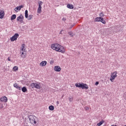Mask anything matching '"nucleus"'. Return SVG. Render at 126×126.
Returning a JSON list of instances; mask_svg holds the SVG:
<instances>
[{
  "label": "nucleus",
  "mask_w": 126,
  "mask_h": 126,
  "mask_svg": "<svg viewBox=\"0 0 126 126\" xmlns=\"http://www.w3.org/2000/svg\"><path fill=\"white\" fill-rule=\"evenodd\" d=\"M51 48H52L53 50H55L57 52H60V53H63L65 52L64 48L58 43L52 44Z\"/></svg>",
  "instance_id": "nucleus-1"
},
{
  "label": "nucleus",
  "mask_w": 126,
  "mask_h": 126,
  "mask_svg": "<svg viewBox=\"0 0 126 126\" xmlns=\"http://www.w3.org/2000/svg\"><path fill=\"white\" fill-rule=\"evenodd\" d=\"M28 119L30 121L31 124L33 125L34 126H37V122H36L37 117H36L35 116L30 115L28 117Z\"/></svg>",
  "instance_id": "nucleus-2"
},
{
  "label": "nucleus",
  "mask_w": 126,
  "mask_h": 126,
  "mask_svg": "<svg viewBox=\"0 0 126 126\" xmlns=\"http://www.w3.org/2000/svg\"><path fill=\"white\" fill-rule=\"evenodd\" d=\"M75 86L78 87V88H82V89H88V85L86 84L77 83L75 84Z\"/></svg>",
  "instance_id": "nucleus-3"
},
{
  "label": "nucleus",
  "mask_w": 126,
  "mask_h": 126,
  "mask_svg": "<svg viewBox=\"0 0 126 126\" xmlns=\"http://www.w3.org/2000/svg\"><path fill=\"white\" fill-rule=\"evenodd\" d=\"M117 74H118V72H117V71H115L111 73L110 80L111 82H114V81L116 79L117 76H118Z\"/></svg>",
  "instance_id": "nucleus-4"
},
{
  "label": "nucleus",
  "mask_w": 126,
  "mask_h": 126,
  "mask_svg": "<svg viewBox=\"0 0 126 126\" xmlns=\"http://www.w3.org/2000/svg\"><path fill=\"white\" fill-rule=\"evenodd\" d=\"M38 8L37 9V13H41L42 12V5L43 4V2L42 1H39L38 2Z\"/></svg>",
  "instance_id": "nucleus-5"
},
{
  "label": "nucleus",
  "mask_w": 126,
  "mask_h": 126,
  "mask_svg": "<svg viewBox=\"0 0 126 126\" xmlns=\"http://www.w3.org/2000/svg\"><path fill=\"white\" fill-rule=\"evenodd\" d=\"M18 37H19V34L18 33H15L12 37L10 38L11 42L16 41Z\"/></svg>",
  "instance_id": "nucleus-6"
},
{
  "label": "nucleus",
  "mask_w": 126,
  "mask_h": 126,
  "mask_svg": "<svg viewBox=\"0 0 126 126\" xmlns=\"http://www.w3.org/2000/svg\"><path fill=\"white\" fill-rule=\"evenodd\" d=\"M23 20H24V16L22 15V14H21L17 18V21L20 22V23H22V22H23Z\"/></svg>",
  "instance_id": "nucleus-7"
},
{
  "label": "nucleus",
  "mask_w": 126,
  "mask_h": 126,
  "mask_svg": "<svg viewBox=\"0 0 126 126\" xmlns=\"http://www.w3.org/2000/svg\"><path fill=\"white\" fill-rule=\"evenodd\" d=\"M0 101L2 103H6V102H7V97L5 96H2L0 98Z\"/></svg>",
  "instance_id": "nucleus-8"
},
{
  "label": "nucleus",
  "mask_w": 126,
  "mask_h": 126,
  "mask_svg": "<svg viewBox=\"0 0 126 126\" xmlns=\"http://www.w3.org/2000/svg\"><path fill=\"white\" fill-rule=\"evenodd\" d=\"M24 7V5H21L20 6H17V7L15 8L14 10L16 11V12H18L17 10H20L22 8Z\"/></svg>",
  "instance_id": "nucleus-9"
},
{
  "label": "nucleus",
  "mask_w": 126,
  "mask_h": 126,
  "mask_svg": "<svg viewBox=\"0 0 126 126\" xmlns=\"http://www.w3.org/2000/svg\"><path fill=\"white\" fill-rule=\"evenodd\" d=\"M4 17V11L0 9V19H2Z\"/></svg>",
  "instance_id": "nucleus-10"
},
{
  "label": "nucleus",
  "mask_w": 126,
  "mask_h": 126,
  "mask_svg": "<svg viewBox=\"0 0 126 126\" xmlns=\"http://www.w3.org/2000/svg\"><path fill=\"white\" fill-rule=\"evenodd\" d=\"M54 70H55V71L59 72L62 70V68H61V67H60V66H55L54 68Z\"/></svg>",
  "instance_id": "nucleus-11"
},
{
  "label": "nucleus",
  "mask_w": 126,
  "mask_h": 126,
  "mask_svg": "<svg viewBox=\"0 0 126 126\" xmlns=\"http://www.w3.org/2000/svg\"><path fill=\"white\" fill-rule=\"evenodd\" d=\"M13 86L15 87V88H16L18 90H21V87H20L17 83L14 84Z\"/></svg>",
  "instance_id": "nucleus-12"
},
{
  "label": "nucleus",
  "mask_w": 126,
  "mask_h": 126,
  "mask_svg": "<svg viewBox=\"0 0 126 126\" xmlns=\"http://www.w3.org/2000/svg\"><path fill=\"white\" fill-rule=\"evenodd\" d=\"M47 64V61H42L40 63V66H45Z\"/></svg>",
  "instance_id": "nucleus-13"
},
{
  "label": "nucleus",
  "mask_w": 126,
  "mask_h": 126,
  "mask_svg": "<svg viewBox=\"0 0 126 126\" xmlns=\"http://www.w3.org/2000/svg\"><path fill=\"white\" fill-rule=\"evenodd\" d=\"M101 18H102V17H97L96 18H95L94 19V22H99L101 21Z\"/></svg>",
  "instance_id": "nucleus-14"
},
{
  "label": "nucleus",
  "mask_w": 126,
  "mask_h": 126,
  "mask_svg": "<svg viewBox=\"0 0 126 126\" xmlns=\"http://www.w3.org/2000/svg\"><path fill=\"white\" fill-rule=\"evenodd\" d=\"M67 7H68V8H69L70 9H73V8H74L73 5L70 4H68L67 5Z\"/></svg>",
  "instance_id": "nucleus-15"
},
{
  "label": "nucleus",
  "mask_w": 126,
  "mask_h": 126,
  "mask_svg": "<svg viewBox=\"0 0 126 126\" xmlns=\"http://www.w3.org/2000/svg\"><path fill=\"white\" fill-rule=\"evenodd\" d=\"M116 29L118 32H120V31H122V27H121V25H118L117 26H116Z\"/></svg>",
  "instance_id": "nucleus-16"
},
{
  "label": "nucleus",
  "mask_w": 126,
  "mask_h": 126,
  "mask_svg": "<svg viewBox=\"0 0 126 126\" xmlns=\"http://www.w3.org/2000/svg\"><path fill=\"white\" fill-rule=\"evenodd\" d=\"M24 48H25V44H23L22 45V47H21L20 51H25V49H24Z\"/></svg>",
  "instance_id": "nucleus-17"
},
{
  "label": "nucleus",
  "mask_w": 126,
  "mask_h": 126,
  "mask_svg": "<svg viewBox=\"0 0 126 126\" xmlns=\"http://www.w3.org/2000/svg\"><path fill=\"white\" fill-rule=\"evenodd\" d=\"M35 88H36V89H41V86H40V84H38L37 83H35Z\"/></svg>",
  "instance_id": "nucleus-18"
},
{
  "label": "nucleus",
  "mask_w": 126,
  "mask_h": 126,
  "mask_svg": "<svg viewBox=\"0 0 126 126\" xmlns=\"http://www.w3.org/2000/svg\"><path fill=\"white\" fill-rule=\"evenodd\" d=\"M105 123V121L104 120H102L101 121H100L99 123H98L97 124V126H102V125H103V124H104Z\"/></svg>",
  "instance_id": "nucleus-19"
},
{
  "label": "nucleus",
  "mask_w": 126,
  "mask_h": 126,
  "mask_svg": "<svg viewBox=\"0 0 126 126\" xmlns=\"http://www.w3.org/2000/svg\"><path fill=\"white\" fill-rule=\"evenodd\" d=\"M49 109L50 111H54V110H55V107L53 105H50L49 107Z\"/></svg>",
  "instance_id": "nucleus-20"
},
{
  "label": "nucleus",
  "mask_w": 126,
  "mask_h": 126,
  "mask_svg": "<svg viewBox=\"0 0 126 126\" xmlns=\"http://www.w3.org/2000/svg\"><path fill=\"white\" fill-rule=\"evenodd\" d=\"M68 100H69L70 102H71L73 101V98H72V96H69V97H68Z\"/></svg>",
  "instance_id": "nucleus-21"
},
{
  "label": "nucleus",
  "mask_w": 126,
  "mask_h": 126,
  "mask_svg": "<svg viewBox=\"0 0 126 126\" xmlns=\"http://www.w3.org/2000/svg\"><path fill=\"white\" fill-rule=\"evenodd\" d=\"M25 16L26 18H28V10H26L25 11Z\"/></svg>",
  "instance_id": "nucleus-22"
},
{
  "label": "nucleus",
  "mask_w": 126,
  "mask_h": 126,
  "mask_svg": "<svg viewBox=\"0 0 126 126\" xmlns=\"http://www.w3.org/2000/svg\"><path fill=\"white\" fill-rule=\"evenodd\" d=\"M15 18H16V15L15 14L12 15L11 17V20H14Z\"/></svg>",
  "instance_id": "nucleus-23"
},
{
  "label": "nucleus",
  "mask_w": 126,
  "mask_h": 126,
  "mask_svg": "<svg viewBox=\"0 0 126 126\" xmlns=\"http://www.w3.org/2000/svg\"><path fill=\"white\" fill-rule=\"evenodd\" d=\"M100 22L102 23L103 24H106V21L104 20V18H102L100 19Z\"/></svg>",
  "instance_id": "nucleus-24"
},
{
  "label": "nucleus",
  "mask_w": 126,
  "mask_h": 126,
  "mask_svg": "<svg viewBox=\"0 0 126 126\" xmlns=\"http://www.w3.org/2000/svg\"><path fill=\"white\" fill-rule=\"evenodd\" d=\"M20 53L21 56H22V55H27L26 51H20Z\"/></svg>",
  "instance_id": "nucleus-25"
},
{
  "label": "nucleus",
  "mask_w": 126,
  "mask_h": 126,
  "mask_svg": "<svg viewBox=\"0 0 126 126\" xmlns=\"http://www.w3.org/2000/svg\"><path fill=\"white\" fill-rule=\"evenodd\" d=\"M22 91H23V92H26V91H27V89L26 87H24L22 89Z\"/></svg>",
  "instance_id": "nucleus-26"
},
{
  "label": "nucleus",
  "mask_w": 126,
  "mask_h": 126,
  "mask_svg": "<svg viewBox=\"0 0 126 126\" xmlns=\"http://www.w3.org/2000/svg\"><path fill=\"white\" fill-rule=\"evenodd\" d=\"M13 69L14 71H16V70H18V67H17V66H15L13 67Z\"/></svg>",
  "instance_id": "nucleus-27"
},
{
  "label": "nucleus",
  "mask_w": 126,
  "mask_h": 126,
  "mask_svg": "<svg viewBox=\"0 0 126 126\" xmlns=\"http://www.w3.org/2000/svg\"><path fill=\"white\" fill-rule=\"evenodd\" d=\"M36 85V83H33L31 85V87H32V88H34V87H35Z\"/></svg>",
  "instance_id": "nucleus-28"
},
{
  "label": "nucleus",
  "mask_w": 126,
  "mask_h": 126,
  "mask_svg": "<svg viewBox=\"0 0 126 126\" xmlns=\"http://www.w3.org/2000/svg\"><path fill=\"white\" fill-rule=\"evenodd\" d=\"M32 18H33V15H30L29 16V17H28V20H31V19H32Z\"/></svg>",
  "instance_id": "nucleus-29"
},
{
  "label": "nucleus",
  "mask_w": 126,
  "mask_h": 126,
  "mask_svg": "<svg viewBox=\"0 0 126 126\" xmlns=\"http://www.w3.org/2000/svg\"><path fill=\"white\" fill-rule=\"evenodd\" d=\"M99 17H104V12H102L100 13H99Z\"/></svg>",
  "instance_id": "nucleus-30"
},
{
  "label": "nucleus",
  "mask_w": 126,
  "mask_h": 126,
  "mask_svg": "<svg viewBox=\"0 0 126 126\" xmlns=\"http://www.w3.org/2000/svg\"><path fill=\"white\" fill-rule=\"evenodd\" d=\"M21 57L22 59H25L26 58V55L23 54L22 55H21Z\"/></svg>",
  "instance_id": "nucleus-31"
},
{
  "label": "nucleus",
  "mask_w": 126,
  "mask_h": 126,
  "mask_svg": "<svg viewBox=\"0 0 126 126\" xmlns=\"http://www.w3.org/2000/svg\"><path fill=\"white\" fill-rule=\"evenodd\" d=\"M68 34H69V36H70L71 37L73 36V34H72V32H68Z\"/></svg>",
  "instance_id": "nucleus-32"
},
{
  "label": "nucleus",
  "mask_w": 126,
  "mask_h": 126,
  "mask_svg": "<svg viewBox=\"0 0 126 126\" xmlns=\"http://www.w3.org/2000/svg\"><path fill=\"white\" fill-rule=\"evenodd\" d=\"M85 110H86V111H88V110H89V107L87 106L85 107Z\"/></svg>",
  "instance_id": "nucleus-33"
},
{
  "label": "nucleus",
  "mask_w": 126,
  "mask_h": 126,
  "mask_svg": "<svg viewBox=\"0 0 126 126\" xmlns=\"http://www.w3.org/2000/svg\"><path fill=\"white\" fill-rule=\"evenodd\" d=\"M60 34H63V30H62L60 32Z\"/></svg>",
  "instance_id": "nucleus-34"
},
{
  "label": "nucleus",
  "mask_w": 126,
  "mask_h": 126,
  "mask_svg": "<svg viewBox=\"0 0 126 126\" xmlns=\"http://www.w3.org/2000/svg\"><path fill=\"white\" fill-rule=\"evenodd\" d=\"M62 20H63V21H65L66 20V19L63 18Z\"/></svg>",
  "instance_id": "nucleus-35"
},
{
  "label": "nucleus",
  "mask_w": 126,
  "mask_h": 126,
  "mask_svg": "<svg viewBox=\"0 0 126 126\" xmlns=\"http://www.w3.org/2000/svg\"><path fill=\"white\" fill-rule=\"evenodd\" d=\"M98 84H99V82H95V85H98Z\"/></svg>",
  "instance_id": "nucleus-36"
},
{
  "label": "nucleus",
  "mask_w": 126,
  "mask_h": 126,
  "mask_svg": "<svg viewBox=\"0 0 126 126\" xmlns=\"http://www.w3.org/2000/svg\"><path fill=\"white\" fill-rule=\"evenodd\" d=\"M50 63H51V64L54 63V61H51L50 62Z\"/></svg>",
  "instance_id": "nucleus-37"
},
{
  "label": "nucleus",
  "mask_w": 126,
  "mask_h": 126,
  "mask_svg": "<svg viewBox=\"0 0 126 126\" xmlns=\"http://www.w3.org/2000/svg\"><path fill=\"white\" fill-rule=\"evenodd\" d=\"M74 25H75V24H73V25H71L70 28H72V27H73V26H74Z\"/></svg>",
  "instance_id": "nucleus-38"
},
{
  "label": "nucleus",
  "mask_w": 126,
  "mask_h": 126,
  "mask_svg": "<svg viewBox=\"0 0 126 126\" xmlns=\"http://www.w3.org/2000/svg\"><path fill=\"white\" fill-rule=\"evenodd\" d=\"M56 103L57 104V105H59V104L60 103V102H59V101H57L56 102Z\"/></svg>",
  "instance_id": "nucleus-39"
},
{
  "label": "nucleus",
  "mask_w": 126,
  "mask_h": 126,
  "mask_svg": "<svg viewBox=\"0 0 126 126\" xmlns=\"http://www.w3.org/2000/svg\"><path fill=\"white\" fill-rule=\"evenodd\" d=\"M8 61H9V62H10V59L9 58V57L8 58Z\"/></svg>",
  "instance_id": "nucleus-40"
},
{
  "label": "nucleus",
  "mask_w": 126,
  "mask_h": 126,
  "mask_svg": "<svg viewBox=\"0 0 126 126\" xmlns=\"http://www.w3.org/2000/svg\"><path fill=\"white\" fill-rule=\"evenodd\" d=\"M124 98H125V100H126V95H124Z\"/></svg>",
  "instance_id": "nucleus-41"
},
{
  "label": "nucleus",
  "mask_w": 126,
  "mask_h": 126,
  "mask_svg": "<svg viewBox=\"0 0 126 126\" xmlns=\"http://www.w3.org/2000/svg\"><path fill=\"white\" fill-rule=\"evenodd\" d=\"M107 53H108V54H110V52L107 51Z\"/></svg>",
  "instance_id": "nucleus-42"
},
{
  "label": "nucleus",
  "mask_w": 126,
  "mask_h": 126,
  "mask_svg": "<svg viewBox=\"0 0 126 126\" xmlns=\"http://www.w3.org/2000/svg\"><path fill=\"white\" fill-rule=\"evenodd\" d=\"M62 98H63V95H62Z\"/></svg>",
  "instance_id": "nucleus-43"
},
{
  "label": "nucleus",
  "mask_w": 126,
  "mask_h": 126,
  "mask_svg": "<svg viewBox=\"0 0 126 126\" xmlns=\"http://www.w3.org/2000/svg\"><path fill=\"white\" fill-rule=\"evenodd\" d=\"M111 126H117V125L114 126V125H112Z\"/></svg>",
  "instance_id": "nucleus-44"
},
{
  "label": "nucleus",
  "mask_w": 126,
  "mask_h": 126,
  "mask_svg": "<svg viewBox=\"0 0 126 126\" xmlns=\"http://www.w3.org/2000/svg\"><path fill=\"white\" fill-rule=\"evenodd\" d=\"M125 99H126V98Z\"/></svg>",
  "instance_id": "nucleus-45"
},
{
  "label": "nucleus",
  "mask_w": 126,
  "mask_h": 126,
  "mask_svg": "<svg viewBox=\"0 0 126 126\" xmlns=\"http://www.w3.org/2000/svg\"><path fill=\"white\" fill-rule=\"evenodd\" d=\"M125 126H126V125Z\"/></svg>",
  "instance_id": "nucleus-46"
}]
</instances>
